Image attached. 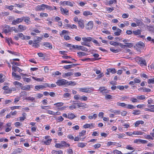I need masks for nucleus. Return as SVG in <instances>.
<instances>
[{
  "instance_id": "nucleus-45",
  "label": "nucleus",
  "mask_w": 154,
  "mask_h": 154,
  "mask_svg": "<svg viewBox=\"0 0 154 154\" xmlns=\"http://www.w3.org/2000/svg\"><path fill=\"white\" fill-rule=\"evenodd\" d=\"M87 144V143H83L82 142L79 143L77 145L78 147L81 148H83Z\"/></svg>"
},
{
  "instance_id": "nucleus-6",
  "label": "nucleus",
  "mask_w": 154,
  "mask_h": 154,
  "mask_svg": "<svg viewBox=\"0 0 154 154\" xmlns=\"http://www.w3.org/2000/svg\"><path fill=\"white\" fill-rule=\"evenodd\" d=\"M137 63L141 66H146V63L145 59L142 57H138L137 59Z\"/></svg>"
},
{
  "instance_id": "nucleus-41",
  "label": "nucleus",
  "mask_w": 154,
  "mask_h": 154,
  "mask_svg": "<svg viewBox=\"0 0 154 154\" xmlns=\"http://www.w3.org/2000/svg\"><path fill=\"white\" fill-rule=\"evenodd\" d=\"M25 99L29 101H31V102H33L35 101V98L33 97L29 96L26 97Z\"/></svg>"
},
{
  "instance_id": "nucleus-18",
  "label": "nucleus",
  "mask_w": 154,
  "mask_h": 154,
  "mask_svg": "<svg viewBox=\"0 0 154 154\" xmlns=\"http://www.w3.org/2000/svg\"><path fill=\"white\" fill-rule=\"evenodd\" d=\"M12 75L14 77L15 80L20 81L21 79V76L19 75H17L16 73L14 72H12Z\"/></svg>"
},
{
  "instance_id": "nucleus-58",
  "label": "nucleus",
  "mask_w": 154,
  "mask_h": 154,
  "mask_svg": "<svg viewBox=\"0 0 154 154\" xmlns=\"http://www.w3.org/2000/svg\"><path fill=\"white\" fill-rule=\"evenodd\" d=\"M15 7H17L18 8H22L23 7L25 6V4L23 3H21L20 4H15Z\"/></svg>"
},
{
  "instance_id": "nucleus-61",
  "label": "nucleus",
  "mask_w": 154,
  "mask_h": 154,
  "mask_svg": "<svg viewBox=\"0 0 154 154\" xmlns=\"http://www.w3.org/2000/svg\"><path fill=\"white\" fill-rule=\"evenodd\" d=\"M9 53H10L14 54L15 55L17 56H20V54L18 53L17 52H14L13 51H8Z\"/></svg>"
},
{
  "instance_id": "nucleus-62",
  "label": "nucleus",
  "mask_w": 154,
  "mask_h": 154,
  "mask_svg": "<svg viewBox=\"0 0 154 154\" xmlns=\"http://www.w3.org/2000/svg\"><path fill=\"white\" fill-rule=\"evenodd\" d=\"M81 96L79 94H76L74 96V99L78 100L79 99L80 100Z\"/></svg>"
},
{
  "instance_id": "nucleus-15",
  "label": "nucleus",
  "mask_w": 154,
  "mask_h": 154,
  "mask_svg": "<svg viewBox=\"0 0 154 154\" xmlns=\"http://www.w3.org/2000/svg\"><path fill=\"white\" fill-rule=\"evenodd\" d=\"M45 138L46 140L43 142L44 144L46 145H49L50 144L52 139L50 138V136L48 135H47L45 137Z\"/></svg>"
},
{
  "instance_id": "nucleus-51",
  "label": "nucleus",
  "mask_w": 154,
  "mask_h": 154,
  "mask_svg": "<svg viewBox=\"0 0 154 154\" xmlns=\"http://www.w3.org/2000/svg\"><path fill=\"white\" fill-rule=\"evenodd\" d=\"M86 131L83 130L79 133V136L80 138L81 137L85 136L86 134Z\"/></svg>"
},
{
  "instance_id": "nucleus-24",
  "label": "nucleus",
  "mask_w": 154,
  "mask_h": 154,
  "mask_svg": "<svg viewBox=\"0 0 154 154\" xmlns=\"http://www.w3.org/2000/svg\"><path fill=\"white\" fill-rule=\"evenodd\" d=\"M84 21L83 20L80 19L79 20L78 24L79 26L81 29H83L84 27Z\"/></svg>"
},
{
  "instance_id": "nucleus-20",
  "label": "nucleus",
  "mask_w": 154,
  "mask_h": 154,
  "mask_svg": "<svg viewBox=\"0 0 154 154\" xmlns=\"http://www.w3.org/2000/svg\"><path fill=\"white\" fill-rule=\"evenodd\" d=\"M12 70L13 71L12 72H16L17 71L19 72L20 73L22 72L23 70L19 68V67L14 66H12Z\"/></svg>"
},
{
  "instance_id": "nucleus-50",
  "label": "nucleus",
  "mask_w": 154,
  "mask_h": 154,
  "mask_svg": "<svg viewBox=\"0 0 154 154\" xmlns=\"http://www.w3.org/2000/svg\"><path fill=\"white\" fill-rule=\"evenodd\" d=\"M133 135H143L144 132L141 131H134L133 132Z\"/></svg>"
},
{
  "instance_id": "nucleus-11",
  "label": "nucleus",
  "mask_w": 154,
  "mask_h": 154,
  "mask_svg": "<svg viewBox=\"0 0 154 154\" xmlns=\"http://www.w3.org/2000/svg\"><path fill=\"white\" fill-rule=\"evenodd\" d=\"M148 141L146 140H143L140 138L136 139L134 140V143L140 144L142 143L144 144L147 143Z\"/></svg>"
},
{
  "instance_id": "nucleus-44",
  "label": "nucleus",
  "mask_w": 154,
  "mask_h": 154,
  "mask_svg": "<svg viewBox=\"0 0 154 154\" xmlns=\"http://www.w3.org/2000/svg\"><path fill=\"white\" fill-rule=\"evenodd\" d=\"M62 128L59 127L58 128V130L57 131V135L58 136H62L63 135V133L62 131Z\"/></svg>"
},
{
  "instance_id": "nucleus-36",
  "label": "nucleus",
  "mask_w": 154,
  "mask_h": 154,
  "mask_svg": "<svg viewBox=\"0 0 154 154\" xmlns=\"http://www.w3.org/2000/svg\"><path fill=\"white\" fill-rule=\"evenodd\" d=\"M125 108L126 109H135L136 108V107L135 106L132 104H128V105L127 104Z\"/></svg>"
},
{
  "instance_id": "nucleus-47",
  "label": "nucleus",
  "mask_w": 154,
  "mask_h": 154,
  "mask_svg": "<svg viewBox=\"0 0 154 154\" xmlns=\"http://www.w3.org/2000/svg\"><path fill=\"white\" fill-rule=\"evenodd\" d=\"M97 117V115L96 114H94L92 116H88V118L90 119H95Z\"/></svg>"
},
{
  "instance_id": "nucleus-17",
  "label": "nucleus",
  "mask_w": 154,
  "mask_h": 154,
  "mask_svg": "<svg viewBox=\"0 0 154 154\" xmlns=\"http://www.w3.org/2000/svg\"><path fill=\"white\" fill-rule=\"evenodd\" d=\"M47 83H45L43 85H37L35 86V91L39 90L40 89H42L43 88L47 87Z\"/></svg>"
},
{
  "instance_id": "nucleus-5",
  "label": "nucleus",
  "mask_w": 154,
  "mask_h": 154,
  "mask_svg": "<svg viewBox=\"0 0 154 154\" xmlns=\"http://www.w3.org/2000/svg\"><path fill=\"white\" fill-rule=\"evenodd\" d=\"M12 32V29L10 26L5 25L2 29V33L4 32L7 34Z\"/></svg>"
},
{
  "instance_id": "nucleus-48",
  "label": "nucleus",
  "mask_w": 154,
  "mask_h": 154,
  "mask_svg": "<svg viewBox=\"0 0 154 154\" xmlns=\"http://www.w3.org/2000/svg\"><path fill=\"white\" fill-rule=\"evenodd\" d=\"M116 104L117 106H121V107H125L126 106L127 104L124 103H120V102H117L116 103Z\"/></svg>"
},
{
  "instance_id": "nucleus-31",
  "label": "nucleus",
  "mask_w": 154,
  "mask_h": 154,
  "mask_svg": "<svg viewBox=\"0 0 154 154\" xmlns=\"http://www.w3.org/2000/svg\"><path fill=\"white\" fill-rule=\"evenodd\" d=\"M22 116L19 117V121L22 122L26 118V114L25 112L22 114Z\"/></svg>"
},
{
  "instance_id": "nucleus-21",
  "label": "nucleus",
  "mask_w": 154,
  "mask_h": 154,
  "mask_svg": "<svg viewBox=\"0 0 154 154\" xmlns=\"http://www.w3.org/2000/svg\"><path fill=\"white\" fill-rule=\"evenodd\" d=\"M23 20L24 22L27 24L28 25L31 23L30 18L28 17H23Z\"/></svg>"
},
{
  "instance_id": "nucleus-1",
  "label": "nucleus",
  "mask_w": 154,
  "mask_h": 154,
  "mask_svg": "<svg viewBox=\"0 0 154 154\" xmlns=\"http://www.w3.org/2000/svg\"><path fill=\"white\" fill-rule=\"evenodd\" d=\"M52 7L44 4H42L41 5H37L35 8L36 11H40L45 10V8L49 10H51Z\"/></svg>"
},
{
  "instance_id": "nucleus-26",
  "label": "nucleus",
  "mask_w": 154,
  "mask_h": 154,
  "mask_svg": "<svg viewBox=\"0 0 154 154\" xmlns=\"http://www.w3.org/2000/svg\"><path fill=\"white\" fill-rule=\"evenodd\" d=\"M76 117L74 114L73 113L70 112L68 113V119L70 120H72Z\"/></svg>"
},
{
  "instance_id": "nucleus-38",
  "label": "nucleus",
  "mask_w": 154,
  "mask_h": 154,
  "mask_svg": "<svg viewBox=\"0 0 154 154\" xmlns=\"http://www.w3.org/2000/svg\"><path fill=\"white\" fill-rule=\"evenodd\" d=\"M73 73L72 72H68L63 74L62 76L63 78H66L67 77L72 75Z\"/></svg>"
},
{
  "instance_id": "nucleus-42",
  "label": "nucleus",
  "mask_w": 154,
  "mask_h": 154,
  "mask_svg": "<svg viewBox=\"0 0 154 154\" xmlns=\"http://www.w3.org/2000/svg\"><path fill=\"white\" fill-rule=\"evenodd\" d=\"M77 106L79 107H82L83 108H85L87 106V104L85 103H77Z\"/></svg>"
},
{
  "instance_id": "nucleus-54",
  "label": "nucleus",
  "mask_w": 154,
  "mask_h": 154,
  "mask_svg": "<svg viewBox=\"0 0 154 154\" xmlns=\"http://www.w3.org/2000/svg\"><path fill=\"white\" fill-rule=\"evenodd\" d=\"M137 98L138 100H143L146 99V97L145 95H142L140 96H137Z\"/></svg>"
},
{
  "instance_id": "nucleus-59",
  "label": "nucleus",
  "mask_w": 154,
  "mask_h": 154,
  "mask_svg": "<svg viewBox=\"0 0 154 154\" xmlns=\"http://www.w3.org/2000/svg\"><path fill=\"white\" fill-rule=\"evenodd\" d=\"M148 107L150 108L151 112H154V105H149Z\"/></svg>"
},
{
  "instance_id": "nucleus-22",
  "label": "nucleus",
  "mask_w": 154,
  "mask_h": 154,
  "mask_svg": "<svg viewBox=\"0 0 154 154\" xmlns=\"http://www.w3.org/2000/svg\"><path fill=\"white\" fill-rule=\"evenodd\" d=\"M82 39L83 42H81L86 43L87 42H90L91 41L92 39V38L90 37H83L82 38Z\"/></svg>"
},
{
  "instance_id": "nucleus-34",
  "label": "nucleus",
  "mask_w": 154,
  "mask_h": 154,
  "mask_svg": "<svg viewBox=\"0 0 154 154\" xmlns=\"http://www.w3.org/2000/svg\"><path fill=\"white\" fill-rule=\"evenodd\" d=\"M77 64H72L71 65H66L63 66V68L66 69H68L73 67L74 66H75Z\"/></svg>"
},
{
  "instance_id": "nucleus-8",
  "label": "nucleus",
  "mask_w": 154,
  "mask_h": 154,
  "mask_svg": "<svg viewBox=\"0 0 154 154\" xmlns=\"http://www.w3.org/2000/svg\"><path fill=\"white\" fill-rule=\"evenodd\" d=\"M56 83L57 85L61 86L66 85L67 83V81L63 79H59Z\"/></svg>"
},
{
  "instance_id": "nucleus-52",
  "label": "nucleus",
  "mask_w": 154,
  "mask_h": 154,
  "mask_svg": "<svg viewBox=\"0 0 154 154\" xmlns=\"http://www.w3.org/2000/svg\"><path fill=\"white\" fill-rule=\"evenodd\" d=\"M9 14V13L8 12L3 11L0 13V16H8Z\"/></svg>"
},
{
  "instance_id": "nucleus-46",
  "label": "nucleus",
  "mask_w": 154,
  "mask_h": 154,
  "mask_svg": "<svg viewBox=\"0 0 154 154\" xmlns=\"http://www.w3.org/2000/svg\"><path fill=\"white\" fill-rule=\"evenodd\" d=\"M106 71L108 72H111L112 74H114L116 72V69L114 68H108L107 69Z\"/></svg>"
},
{
  "instance_id": "nucleus-30",
  "label": "nucleus",
  "mask_w": 154,
  "mask_h": 154,
  "mask_svg": "<svg viewBox=\"0 0 154 154\" xmlns=\"http://www.w3.org/2000/svg\"><path fill=\"white\" fill-rule=\"evenodd\" d=\"M31 86L29 85H27L24 86H22L21 89L23 90L29 91L30 90Z\"/></svg>"
},
{
  "instance_id": "nucleus-39",
  "label": "nucleus",
  "mask_w": 154,
  "mask_h": 154,
  "mask_svg": "<svg viewBox=\"0 0 154 154\" xmlns=\"http://www.w3.org/2000/svg\"><path fill=\"white\" fill-rule=\"evenodd\" d=\"M130 100L133 103H139V101L138 100L137 98H136L135 97H131L130 99Z\"/></svg>"
},
{
  "instance_id": "nucleus-23",
  "label": "nucleus",
  "mask_w": 154,
  "mask_h": 154,
  "mask_svg": "<svg viewBox=\"0 0 154 154\" xmlns=\"http://www.w3.org/2000/svg\"><path fill=\"white\" fill-rule=\"evenodd\" d=\"M13 84L17 88H21L23 85L22 84L18 81H14L13 82Z\"/></svg>"
},
{
  "instance_id": "nucleus-33",
  "label": "nucleus",
  "mask_w": 154,
  "mask_h": 154,
  "mask_svg": "<svg viewBox=\"0 0 154 154\" xmlns=\"http://www.w3.org/2000/svg\"><path fill=\"white\" fill-rule=\"evenodd\" d=\"M51 153L52 154H63V152L61 150L57 151L54 150L51 151Z\"/></svg>"
},
{
  "instance_id": "nucleus-57",
  "label": "nucleus",
  "mask_w": 154,
  "mask_h": 154,
  "mask_svg": "<svg viewBox=\"0 0 154 154\" xmlns=\"http://www.w3.org/2000/svg\"><path fill=\"white\" fill-rule=\"evenodd\" d=\"M106 10L108 13H110L112 11L114 10L113 7H106Z\"/></svg>"
},
{
  "instance_id": "nucleus-14",
  "label": "nucleus",
  "mask_w": 154,
  "mask_h": 154,
  "mask_svg": "<svg viewBox=\"0 0 154 154\" xmlns=\"http://www.w3.org/2000/svg\"><path fill=\"white\" fill-rule=\"evenodd\" d=\"M98 91L103 94L108 93L109 91V90L106 88L105 87L103 86L100 87L99 88Z\"/></svg>"
},
{
  "instance_id": "nucleus-13",
  "label": "nucleus",
  "mask_w": 154,
  "mask_h": 154,
  "mask_svg": "<svg viewBox=\"0 0 154 154\" xmlns=\"http://www.w3.org/2000/svg\"><path fill=\"white\" fill-rule=\"evenodd\" d=\"M72 47L74 48L77 49L78 50H81L85 51H87L88 50L86 48L81 45H73Z\"/></svg>"
},
{
  "instance_id": "nucleus-10",
  "label": "nucleus",
  "mask_w": 154,
  "mask_h": 154,
  "mask_svg": "<svg viewBox=\"0 0 154 154\" xmlns=\"http://www.w3.org/2000/svg\"><path fill=\"white\" fill-rule=\"evenodd\" d=\"M42 45L46 49H51L53 48L52 44L48 42H43Z\"/></svg>"
},
{
  "instance_id": "nucleus-32",
  "label": "nucleus",
  "mask_w": 154,
  "mask_h": 154,
  "mask_svg": "<svg viewBox=\"0 0 154 154\" xmlns=\"http://www.w3.org/2000/svg\"><path fill=\"white\" fill-rule=\"evenodd\" d=\"M144 123V122L142 120L137 121L134 123V126L136 127L139 126L140 124H143Z\"/></svg>"
},
{
  "instance_id": "nucleus-49",
  "label": "nucleus",
  "mask_w": 154,
  "mask_h": 154,
  "mask_svg": "<svg viewBox=\"0 0 154 154\" xmlns=\"http://www.w3.org/2000/svg\"><path fill=\"white\" fill-rule=\"evenodd\" d=\"M63 97L65 98H70L71 97V94L69 93H66L63 95Z\"/></svg>"
},
{
  "instance_id": "nucleus-16",
  "label": "nucleus",
  "mask_w": 154,
  "mask_h": 154,
  "mask_svg": "<svg viewBox=\"0 0 154 154\" xmlns=\"http://www.w3.org/2000/svg\"><path fill=\"white\" fill-rule=\"evenodd\" d=\"M23 20V17L21 18H17L16 20H14L12 21V24L13 25H16L17 24L21 23Z\"/></svg>"
},
{
  "instance_id": "nucleus-27",
  "label": "nucleus",
  "mask_w": 154,
  "mask_h": 154,
  "mask_svg": "<svg viewBox=\"0 0 154 154\" xmlns=\"http://www.w3.org/2000/svg\"><path fill=\"white\" fill-rule=\"evenodd\" d=\"M94 23L92 21H89L87 24L88 29H92L93 27Z\"/></svg>"
},
{
  "instance_id": "nucleus-53",
  "label": "nucleus",
  "mask_w": 154,
  "mask_h": 154,
  "mask_svg": "<svg viewBox=\"0 0 154 154\" xmlns=\"http://www.w3.org/2000/svg\"><path fill=\"white\" fill-rule=\"evenodd\" d=\"M133 32L135 35H139L141 34V30L138 29L135 31H133Z\"/></svg>"
},
{
  "instance_id": "nucleus-7",
  "label": "nucleus",
  "mask_w": 154,
  "mask_h": 154,
  "mask_svg": "<svg viewBox=\"0 0 154 154\" xmlns=\"http://www.w3.org/2000/svg\"><path fill=\"white\" fill-rule=\"evenodd\" d=\"M112 29L113 30H116L115 32L114 35L115 36H119L122 33V30L119 28H117L116 26H113L112 27Z\"/></svg>"
},
{
  "instance_id": "nucleus-55",
  "label": "nucleus",
  "mask_w": 154,
  "mask_h": 154,
  "mask_svg": "<svg viewBox=\"0 0 154 154\" xmlns=\"http://www.w3.org/2000/svg\"><path fill=\"white\" fill-rule=\"evenodd\" d=\"M41 108L42 109H45L47 110L48 109H51V106H41Z\"/></svg>"
},
{
  "instance_id": "nucleus-4",
  "label": "nucleus",
  "mask_w": 154,
  "mask_h": 154,
  "mask_svg": "<svg viewBox=\"0 0 154 154\" xmlns=\"http://www.w3.org/2000/svg\"><path fill=\"white\" fill-rule=\"evenodd\" d=\"M38 40H35L34 41L29 40V44L32 45V46L35 48H38L39 47L40 45L39 44V42H38Z\"/></svg>"
},
{
  "instance_id": "nucleus-40",
  "label": "nucleus",
  "mask_w": 154,
  "mask_h": 154,
  "mask_svg": "<svg viewBox=\"0 0 154 154\" xmlns=\"http://www.w3.org/2000/svg\"><path fill=\"white\" fill-rule=\"evenodd\" d=\"M78 56L79 57H81L82 56H84L86 55V54L85 52H79L77 53Z\"/></svg>"
},
{
  "instance_id": "nucleus-19",
  "label": "nucleus",
  "mask_w": 154,
  "mask_h": 154,
  "mask_svg": "<svg viewBox=\"0 0 154 154\" xmlns=\"http://www.w3.org/2000/svg\"><path fill=\"white\" fill-rule=\"evenodd\" d=\"M27 29V27L25 25H20L18 26V30L20 32H23Z\"/></svg>"
},
{
  "instance_id": "nucleus-9",
  "label": "nucleus",
  "mask_w": 154,
  "mask_h": 154,
  "mask_svg": "<svg viewBox=\"0 0 154 154\" xmlns=\"http://www.w3.org/2000/svg\"><path fill=\"white\" fill-rule=\"evenodd\" d=\"M61 13L63 15H69V10L66 8H63L62 7L60 8Z\"/></svg>"
},
{
  "instance_id": "nucleus-60",
  "label": "nucleus",
  "mask_w": 154,
  "mask_h": 154,
  "mask_svg": "<svg viewBox=\"0 0 154 154\" xmlns=\"http://www.w3.org/2000/svg\"><path fill=\"white\" fill-rule=\"evenodd\" d=\"M147 83L149 84H153L154 83V78L149 79L147 80Z\"/></svg>"
},
{
  "instance_id": "nucleus-64",
  "label": "nucleus",
  "mask_w": 154,
  "mask_h": 154,
  "mask_svg": "<svg viewBox=\"0 0 154 154\" xmlns=\"http://www.w3.org/2000/svg\"><path fill=\"white\" fill-rule=\"evenodd\" d=\"M113 152L114 154H123L122 153L121 151L117 149L113 150Z\"/></svg>"
},
{
  "instance_id": "nucleus-35",
  "label": "nucleus",
  "mask_w": 154,
  "mask_h": 154,
  "mask_svg": "<svg viewBox=\"0 0 154 154\" xmlns=\"http://www.w3.org/2000/svg\"><path fill=\"white\" fill-rule=\"evenodd\" d=\"M83 14L85 16H87L89 15H92L93 14L90 11H86L83 12Z\"/></svg>"
},
{
  "instance_id": "nucleus-25",
  "label": "nucleus",
  "mask_w": 154,
  "mask_h": 154,
  "mask_svg": "<svg viewBox=\"0 0 154 154\" xmlns=\"http://www.w3.org/2000/svg\"><path fill=\"white\" fill-rule=\"evenodd\" d=\"M61 144L62 148L64 147H68L70 146V145L69 143H67L65 141H61Z\"/></svg>"
},
{
  "instance_id": "nucleus-63",
  "label": "nucleus",
  "mask_w": 154,
  "mask_h": 154,
  "mask_svg": "<svg viewBox=\"0 0 154 154\" xmlns=\"http://www.w3.org/2000/svg\"><path fill=\"white\" fill-rule=\"evenodd\" d=\"M66 5L71 7H72L73 6V3L72 2L67 1Z\"/></svg>"
},
{
  "instance_id": "nucleus-29",
  "label": "nucleus",
  "mask_w": 154,
  "mask_h": 154,
  "mask_svg": "<svg viewBox=\"0 0 154 154\" xmlns=\"http://www.w3.org/2000/svg\"><path fill=\"white\" fill-rule=\"evenodd\" d=\"M64 103L63 102H58L55 103L54 104V105L57 108V110H58V108H60L61 106H63Z\"/></svg>"
},
{
  "instance_id": "nucleus-56",
  "label": "nucleus",
  "mask_w": 154,
  "mask_h": 154,
  "mask_svg": "<svg viewBox=\"0 0 154 154\" xmlns=\"http://www.w3.org/2000/svg\"><path fill=\"white\" fill-rule=\"evenodd\" d=\"M110 112L113 113H114L115 114H120L121 113L120 111L119 110H112V109H111L110 110Z\"/></svg>"
},
{
  "instance_id": "nucleus-3",
  "label": "nucleus",
  "mask_w": 154,
  "mask_h": 154,
  "mask_svg": "<svg viewBox=\"0 0 154 154\" xmlns=\"http://www.w3.org/2000/svg\"><path fill=\"white\" fill-rule=\"evenodd\" d=\"M79 89L80 92L86 93H90L94 90L93 88H88V87L80 88Z\"/></svg>"
},
{
  "instance_id": "nucleus-12",
  "label": "nucleus",
  "mask_w": 154,
  "mask_h": 154,
  "mask_svg": "<svg viewBox=\"0 0 154 154\" xmlns=\"http://www.w3.org/2000/svg\"><path fill=\"white\" fill-rule=\"evenodd\" d=\"M117 0H106L104 2V3L106 5H111L113 4L117 3Z\"/></svg>"
},
{
  "instance_id": "nucleus-2",
  "label": "nucleus",
  "mask_w": 154,
  "mask_h": 154,
  "mask_svg": "<svg viewBox=\"0 0 154 154\" xmlns=\"http://www.w3.org/2000/svg\"><path fill=\"white\" fill-rule=\"evenodd\" d=\"M145 47L144 44L142 42H140L137 43L134 46L135 48L138 51H141Z\"/></svg>"
},
{
  "instance_id": "nucleus-37",
  "label": "nucleus",
  "mask_w": 154,
  "mask_h": 154,
  "mask_svg": "<svg viewBox=\"0 0 154 154\" xmlns=\"http://www.w3.org/2000/svg\"><path fill=\"white\" fill-rule=\"evenodd\" d=\"M99 55L98 54H94L93 56L95 57V58H91V61H94L95 60H98L97 58L99 57Z\"/></svg>"
},
{
  "instance_id": "nucleus-28",
  "label": "nucleus",
  "mask_w": 154,
  "mask_h": 154,
  "mask_svg": "<svg viewBox=\"0 0 154 154\" xmlns=\"http://www.w3.org/2000/svg\"><path fill=\"white\" fill-rule=\"evenodd\" d=\"M139 90L142 92H150L151 90L149 88L144 87H142L139 88Z\"/></svg>"
},
{
  "instance_id": "nucleus-43",
  "label": "nucleus",
  "mask_w": 154,
  "mask_h": 154,
  "mask_svg": "<svg viewBox=\"0 0 154 154\" xmlns=\"http://www.w3.org/2000/svg\"><path fill=\"white\" fill-rule=\"evenodd\" d=\"M141 111L138 109H134L133 111L132 114L135 115H138L140 114Z\"/></svg>"
}]
</instances>
